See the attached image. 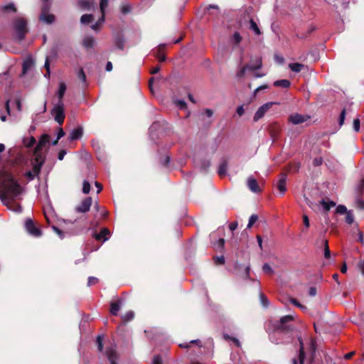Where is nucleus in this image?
<instances>
[{
	"mask_svg": "<svg viewBox=\"0 0 364 364\" xmlns=\"http://www.w3.org/2000/svg\"><path fill=\"white\" fill-rule=\"evenodd\" d=\"M21 193V188L11 173L0 172V198L10 210L21 213V206L16 199Z\"/></svg>",
	"mask_w": 364,
	"mask_h": 364,
	"instance_id": "1",
	"label": "nucleus"
},
{
	"mask_svg": "<svg viewBox=\"0 0 364 364\" xmlns=\"http://www.w3.org/2000/svg\"><path fill=\"white\" fill-rule=\"evenodd\" d=\"M13 28L15 31L16 38L18 41L23 40L28 31L26 21L23 18H16L14 21Z\"/></svg>",
	"mask_w": 364,
	"mask_h": 364,
	"instance_id": "2",
	"label": "nucleus"
},
{
	"mask_svg": "<svg viewBox=\"0 0 364 364\" xmlns=\"http://www.w3.org/2000/svg\"><path fill=\"white\" fill-rule=\"evenodd\" d=\"M51 114L54 117L55 121L60 125L63 123L65 115L63 101H58V103L55 105L51 111Z\"/></svg>",
	"mask_w": 364,
	"mask_h": 364,
	"instance_id": "3",
	"label": "nucleus"
},
{
	"mask_svg": "<svg viewBox=\"0 0 364 364\" xmlns=\"http://www.w3.org/2000/svg\"><path fill=\"white\" fill-rule=\"evenodd\" d=\"M43 165V161L36 157L35 160L32 162V170L28 171L25 173V176L29 180L32 181L37 176L41 169Z\"/></svg>",
	"mask_w": 364,
	"mask_h": 364,
	"instance_id": "4",
	"label": "nucleus"
},
{
	"mask_svg": "<svg viewBox=\"0 0 364 364\" xmlns=\"http://www.w3.org/2000/svg\"><path fill=\"white\" fill-rule=\"evenodd\" d=\"M49 9V4L48 3L45 4L42 7L41 14L39 16L40 21L48 24H50L55 21V16L53 14L48 13Z\"/></svg>",
	"mask_w": 364,
	"mask_h": 364,
	"instance_id": "5",
	"label": "nucleus"
},
{
	"mask_svg": "<svg viewBox=\"0 0 364 364\" xmlns=\"http://www.w3.org/2000/svg\"><path fill=\"white\" fill-rule=\"evenodd\" d=\"M293 319L294 317L291 315H287L282 317L277 329L281 331L289 330L291 327L290 323L292 322Z\"/></svg>",
	"mask_w": 364,
	"mask_h": 364,
	"instance_id": "6",
	"label": "nucleus"
},
{
	"mask_svg": "<svg viewBox=\"0 0 364 364\" xmlns=\"http://www.w3.org/2000/svg\"><path fill=\"white\" fill-rule=\"evenodd\" d=\"M273 104L274 102H267L259 107L254 115L253 120L257 122L262 118L265 113L272 107Z\"/></svg>",
	"mask_w": 364,
	"mask_h": 364,
	"instance_id": "7",
	"label": "nucleus"
},
{
	"mask_svg": "<svg viewBox=\"0 0 364 364\" xmlns=\"http://www.w3.org/2000/svg\"><path fill=\"white\" fill-rule=\"evenodd\" d=\"M25 228L28 232L35 237L41 235V231L36 227L34 223L31 219H27L25 222Z\"/></svg>",
	"mask_w": 364,
	"mask_h": 364,
	"instance_id": "8",
	"label": "nucleus"
},
{
	"mask_svg": "<svg viewBox=\"0 0 364 364\" xmlns=\"http://www.w3.org/2000/svg\"><path fill=\"white\" fill-rule=\"evenodd\" d=\"M92 203V198L87 197L85 198L79 205L76 206L75 210L77 213H87L90 210Z\"/></svg>",
	"mask_w": 364,
	"mask_h": 364,
	"instance_id": "9",
	"label": "nucleus"
},
{
	"mask_svg": "<svg viewBox=\"0 0 364 364\" xmlns=\"http://www.w3.org/2000/svg\"><path fill=\"white\" fill-rule=\"evenodd\" d=\"M262 64L260 60H258V64L255 66L246 65L243 66L242 68H241L237 72L236 77L237 78H242L245 76V75L247 70L251 71V70H255L259 69L262 68Z\"/></svg>",
	"mask_w": 364,
	"mask_h": 364,
	"instance_id": "10",
	"label": "nucleus"
},
{
	"mask_svg": "<svg viewBox=\"0 0 364 364\" xmlns=\"http://www.w3.org/2000/svg\"><path fill=\"white\" fill-rule=\"evenodd\" d=\"M309 116L308 115H302L300 114H293L289 116V121L292 123L293 124H299L301 123L305 122L309 119Z\"/></svg>",
	"mask_w": 364,
	"mask_h": 364,
	"instance_id": "11",
	"label": "nucleus"
},
{
	"mask_svg": "<svg viewBox=\"0 0 364 364\" xmlns=\"http://www.w3.org/2000/svg\"><path fill=\"white\" fill-rule=\"evenodd\" d=\"M299 343H300L299 353L296 358H293L292 364H304V358H305L304 343H303L302 340L300 338H299Z\"/></svg>",
	"mask_w": 364,
	"mask_h": 364,
	"instance_id": "12",
	"label": "nucleus"
},
{
	"mask_svg": "<svg viewBox=\"0 0 364 364\" xmlns=\"http://www.w3.org/2000/svg\"><path fill=\"white\" fill-rule=\"evenodd\" d=\"M287 179V175L285 173H282L280 175V178L277 184V189L282 195L285 193V191L287 190V188H286Z\"/></svg>",
	"mask_w": 364,
	"mask_h": 364,
	"instance_id": "13",
	"label": "nucleus"
},
{
	"mask_svg": "<svg viewBox=\"0 0 364 364\" xmlns=\"http://www.w3.org/2000/svg\"><path fill=\"white\" fill-rule=\"evenodd\" d=\"M247 187L253 193H259L261 189L257 182V181L253 177H249L247 179Z\"/></svg>",
	"mask_w": 364,
	"mask_h": 364,
	"instance_id": "14",
	"label": "nucleus"
},
{
	"mask_svg": "<svg viewBox=\"0 0 364 364\" xmlns=\"http://www.w3.org/2000/svg\"><path fill=\"white\" fill-rule=\"evenodd\" d=\"M110 236V232L109 230L104 228L101 230V231L99 233L95 234V237L97 240H102L103 242L107 241Z\"/></svg>",
	"mask_w": 364,
	"mask_h": 364,
	"instance_id": "15",
	"label": "nucleus"
},
{
	"mask_svg": "<svg viewBox=\"0 0 364 364\" xmlns=\"http://www.w3.org/2000/svg\"><path fill=\"white\" fill-rule=\"evenodd\" d=\"M78 6L84 10H91L94 8V1L92 0H78Z\"/></svg>",
	"mask_w": 364,
	"mask_h": 364,
	"instance_id": "16",
	"label": "nucleus"
},
{
	"mask_svg": "<svg viewBox=\"0 0 364 364\" xmlns=\"http://www.w3.org/2000/svg\"><path fill=\"white\" fill-rule=\"evenodd\" d=\"M106 355L110 361L111 364H117L115 360L117 359V353L115 350V346H112L109 348L106 351Z\"/></svg>",
	"mask_w": 364,
	"mask_h": 364,
	"instance_id": "17",
	"label": "nucleus"
},
{
	"mask_svg": "<svg viewBox=\"0 0 364 364\" xmlns=\"http://www.w3.org/2000/svg\"><path fill=\"white\" fill-rule=\"evenodd\" d=\"M82 135V129L81 127H77L76 129H73L69 136V139L71 141L80 138Z\"/></svg>",
	"mask_w": 364,
	"mask_h": 364,
	"instance_id": "18",
	"label": "nucleus"
},
{
	"mask_svg": "<svg viewBox=\"0 0 364 364\" xmlns=\"http://www.w3.org/2000/svg\"><path fill=\"white\" fill-rule=\"evenodd\" d=\"M34 65V61L32 58H26L23 63V73L26 74L30 70Z\"/></svg>",
	"mask_w": 364,
	"mask_h": 364,
	"instance_id": "19",
	"label": "nucleus"
},
{
	"mask_svg": "<svg viewBox=\"0 0 364 364\" xmlns=\"http://www.w3.org/2000/svg\"><path fill=\"white\" fill-rule=\"evenodd\" d=\"M164 47H165V44H161L158 46L156 51H155L156 52L155 55L156 56V58L159 59V60L160 62L165 61V60H166L165 55L163 53V49L164 48Z\"/></svg>",
	"mask_w": 364,
	"mask_h": 364,
	"instance_id": "20",
	"label": "nucleus"
},
{
	"mask_svg": "<svg viewBox=\"0 0 364 364\" xmlns=\"http://www.w3.org/2000/svg\"><path fill=\"white\" fill-rule=\"evenodd\" d=\"M95 38L92 37V36H85L84 38H83V46L86 48H91L94 46L95 45Z\"/></svg>",
	"mask_w": 364,
	"mask_h": 364,
	"instance_id": "21",
	"label": "nucleus"
},
{
	"mask_svg": "<svg viewBox=\"0 0 364 364\" xmlns=\"http://www.w3.org/2000/svg\"><path fill=\"white\" fill-rule=\"evenodd\" d=\"M50 137L47 134H44L41 136L39 142L36 148V152L40 150L42 147H43L46 144L49 143Z\"/></svg>",
	"mask_w": 364,
	"mask_h": 364,
	"instance_id": "22",
	"label": "nucleus"
},
{
	"mask_svg": "<svg viewBox=\"0 0 364 364\" xmlns=\"http://www.w3.org/2000/svg\"><path fill=\"white\" fill-rule=\"evenodd\" d=\"M273 85L275 87H282L284 88H287L290 86L291 82L289 80L284 79L274 81Z\"/></svg>",
	"mask_w": 364,
	"mask_h": 364,
	"instance_id": "23",
	"label": "nucleus"
},
{
	"mask_svg": "<svg viewBox=\"0 0 364 364\" xmlns=\"http://www.w3.org/2000/svg\"><path fill=\"white\" fill-rule=\"evenodd\" d=\"M65 91H66V85L62 82L59 85V88H58V92H57V95H58V97L59 99L58 101H62V99L65 95Z\"/></svg>",
	"mask_w": 364,
	"mask_h": 364,
	"instance_id": "24",
	"label": "nucleus"
},
{
	"mask_svg": "<svg viewBox=\"0 0 364 364\" xmlns=\"http://www.w3.org/2000/svg\"><path fill=\"white\" fill-rule=\"evenodd\" d=\"M289 67L292 72L299 73L301 71V70L304 67V65L301 63H290L289 65Z\"/></svg>",
	"mask_w": 364,
	"mask_h": 364,
	"instance_id": "25",
	"label": "nucleus"
},
{
	"mask_svg": "<svg viewBox=\"0 0 364 364\" xmlns=\"http://www.w3.org/2000/svg\"><path fill=\"white\" fill-rule=\"evenodd\" d=\"M321 204L326 212H328L332 207L336 206V203L333 201H326L325 200H322L321 201Z\"/></svg>",
	"mask_w": 364,
	"mask_h": 364,
	"instance_id": "26",
	"label": "nucleus"
},
{
	"mask_svg": "<svg viewBox=\"0 0 364 364\" xmlns=\"http://www.w3.org/2000/svg\"><path fill=\"white\" fill-rule=\"evenodd\" d=\"M321 245L324 247V257L326 258L330 257L331 252H330V250L328 248V241L325 239H322L321 240Z\"/></svg>",
	"mask_w": 364,
	"mask_h": 364,
	"instance_id": "27",
	"label": "nucleus"
},
{
	"mask_svg": "<svg viewBox=\"0 0 364 364\" xmlns=\"http://www.w3.org/2000/svg\"><path fill=\"white\" fill-rule=\"evenodd\" d=\"M132 9V6L129 4H123L120 7V11L124 15L130 13Z\"/></svg>",
	"mask_w": 364,
	"mask_h": 364,
	"instance_id": "28",
	"label": "nucleus"
},
{
	"mask_svg": "<svg viewBox=\"0 0 364 364\" xmlns=\"http://www.w3.org/2000/svg\"><path fill=\"white\" fill-rule=\"evenodd\" d=\"M94 19L93 16L92 14H84L80 18V21L83 24H87L90 23Z\"/></svg>",
	"mask_w": 364,
	"mask_h": 364,
	"instance_id": "29",
	"label": "nucleus"
},
{
	"mask_svg": "<svg viewBox=\"0 0 364 364\" xmlns=\"http://www.w3.org/2000/svg\"><path fill=\"white\" fill-rule=\"evenodd\" d=\"M23 144L26 147H31L36 144V139L33 136L25 138Z\"/></svg>",
	"mask_w": 364,
	"mask_h": 364,
	"instance_id": "30",
	"label": "nucleus"
},
{
	"mask_svg": "<svg viewBox=\"0 0 364 364\" xmlns=\"http://www.w3.org/2000/svg\"><path fill=\"white\" fill-rule=\"evenodd\" d=\"M250 28L257 35H259L261 33L257 24L252 19H251L250 21Z\"/></svg>",
	"mask_w": 364,
	"mask_h": 364,
	"instance_id": "31",
	"label": "nucleus"
},
{
	"mask_svg": "<svg viewBox=\"0 0 364 364\" xmlns=\"http://www.w3.org/2000/svg\"><path fill=\"white\" fill-rule=\"evenodd\" d=\"M120 309V306L117 302H113L111 304L110 311L113 315H117Z\"/></svg>",
	"mask_w": 364,
	"mask_h": 364,
	"instance_id": "32",
	"label": "nucleus"
},
{
	"mask_svg": "<svg viewBox=\"0 0 364 364\" xmlns=\"http://www.w3.org/2000/svg\"><path fill=\"white\" fill-rule=\"evenodd\" d=\"M310 350L311 351V363L314 361V354L316 353V343L314 341L311 340L310 341Z\"/></svg>",
	"mask_w": 364,
	"mask_h": 364,
	"instance_id": "33",
	"label": "nucleus"
},
{
	"mask_svg": "<svg viewBox=\"0 0 364 364\" xmlns=\"http://www.w3.org/2000/svg\"><path fill=\"white\" fill-rule=\"evenodd\" d=\"M346 222L349 225H351L354 222V216L351 210H348V212H347Z\"/></svg>",
	"mask_w": 364,
	"mask_h": 364,
	"instance_id": "34",
	"label": "nucleus"
},
{
	"mask_svg": "<svg viewBox=\"0 0 364 364\" xmlns=\"http://www.w3.org/2000/svg\"><path fill=\"white\" fill-rule=\"evenodd\" d=\"M228 169V166L226 163H223L220 165V167L218 168V174L220 176H223L226 173Z\"/></svg>",
	"mask_w": 364,
	"mask_h": 364,
	"instance_id": "35",
	"label": "nucleus"
},
{
	"mask_svg": "<svg viewBox=\"0 0 364 364\" xmlns=\"http://www.w3.org/2000/svg\"><path fill=\"white\" fill-rule=\"evenodd\" d=\"M257 220H258V217L257 215H255V214L252 215L249 218L247 228H250Z\"/></svg>",
	"mask_w": 364,
	"mask_h": 364,
	"instance_id": "36",
	"label": "nucleus"
},
{
	"mask_svg": "<svg viewBox=\"0 0 364 364\" xmlns=\"http://www.w3.org/2000/svg\"><path fill=\"white\" fill-rule=\"evenodd\" d=\"M90 191V184L88 181H84L82 184V192L85 194L89 193Z\"/></svg>",
	"mask_w": 364,
	"mask_h": 364,
	"instance_id": "37",
	"label": "nucleus"
},
{
	"mask_svg": "<svg viewBox=\"0 0 364 364\" xmlns=\"http://www.w3.org/2000/svg\"><path fill=\"white\" fill-rule=\"evenodd\" d=\"M109 0H100V8L101 13H105V9L108 6Z\"/></svg>",
	"mask_w": 364,
	"mask_h": 364,
	"instance_id": "38",
	"label": "nucleus"
},
{
	"mask_svg": "<svg viewBox=\"0 0 364 364\" xmlns=\"http://www.w3.org/2000/svg\"><path fill=\"white\" fill-rule=\"evenodd\" d=\"M102 341H103V336H102L99 335V336L97 337V348H98V350H99V351H102V349H103V343H102Z\"/></svg>",
	"mask_w": 364,
	"mask_h": 364,
	"instance_id": "39",
	"label": "nucleus"
},
{
	"mask_svg": "<svg viewBox=\"0 0 364 364\" xmlns=\"http://www.w3.org/2000/svg\"><path fill=\"white\" fill-rule=\"evenodd\" d=\"M232 41L235 44H238L242 41V37L238 32H235L232 35Z\"/></svg>",
	"mask_w": 364,
	"mask_h": 364,
	"instance_id": "40",
	"label": "nucleus"
},
{
	"mask_svg": "<svg viewBox=\"0 0 364 364\" xmlns=\"http://www.w3.org/2000/svg\"><path fill=\"white\" fill-rule=\"evenodd\" d=\"M77 77L83 83L86 82V75H85V73H84L82 68H80L79 70V71L77 73Z\"/></svg>",
	"mask_w": 364,
	"mask_h": 364,
	"instance_id": "41",
	"label": "nucleus"
},
{
	"mask_svg": "<svg viewBox=\"0 0 364 364\" xmlns=\"http://www.w3.org/2000/svg\"><path fill=\"white\" fill-rule=\"evenodd\" d=\"M347 212H348V210H347L346 207L343 205H339L336 208V213L338 214H344L347 213Z\"/></svg>",
	"mask_w": 364,
	"mask_h": 364,
	"instance_id": "42",
	"label": "nucleus"
},
{
	"mask_svg": "<svg viewBox=\"0 0 364 364\" xmlns=\"http://www.w3.org/2000/svg\"><path fill=\"white\" fill-rule=\"evenodd\" d=\"M347 111H348L347 108H344L341 111V115H340V119H339V124H340V126L343 124V122H344V120H345V117H346V114Z\"/></svg>",
	"mask_w": 364,
	"mask_h": 364,
	"instance_id": "43",
	"label": "nucleus"
},
{
	"mask_svg": "<svg viewBox=\"0 0 364 364\" xmlns=\"http://www.w3.org/2000/svg\"><path fill=\"white\" fill-rule=\"evenodd\" d=\"M2 9H3L4 11H10L11 10V11H12L14 12L16 11V9L15 7V5L14 4H12V3L4 6Z\"/></svg>",
	"mask_w": 364,
	"mask_h": 364,
	"instance_id": "44",
	"label": "nucleus"
},
{
	"mask_svg": "<svg viewBox=\"0 0 364 364\" xmlns=\"http://www.w3.org/2000/svg\"><path fill=\"white\" fill-rule=\"evenodd\" d=\"M364 190V178H363L356 187L358 193H362Z\"/></svg>",
	"mask_w": 364,
	"mask_h": 364,
	"instance_id": "45",
	"label": "nucleus"
},
{
	"mask_svg": "<svg viewBox=\"0 0 364 364\" xmlns=\"http://www.w3.org/2000/svg\"><path fill=\"white\" fill-rule=\"evenodd\" d=\"M262 269L267 274H272L274 273V270L268 264H264L262 267Z\"/></svg>",
	"mask_w": 364,
	"mask_h": 364,
	"instance_id": "46",
	"label": "nucleus"
},
{
	"mask_svg": "<svg viewBox=\"0 0 364 364\" xmlns=\"http://www.w3.org/2000/svg\"><path fill=\"white\" fill-rule=\"evenodd\" d=\"M224 244H225V240L223 238H220L218 240V241L217 242L213 244V246L215 248L222 249L224 247Z\"/></svg>",
	"mask_w": 364,
	"mask_h": 364,
	"instance_id": "47",
	"label": "nucleus"
},
{
	"mask_svg": "<svg viewBox=\"0 0 364 364\" xmlns=\"http://www.w3.org/2000/svg\"><path fill=\"white\" fill-rule=\"evenodd\" d=\"M134 318V313L133 311H129L127 312L124 316L123 319L125 321H131Z\"/></svg>",
	"mask_w": 364,
	"mask_h": 364,
	"instance_id": "48",
	"label": "nucleus"
},
{
	"mask_svg": "<svg viewBox=\"0 0 364 364\" xmlns=\"http://www.w3.org/2000/svg\"><path fill=\"white\" fill-rule=\"evenodd\" d=\"M353 129L358 132L360 130V119L356 118L353 120Z\"/></svg>",
	"mask_w": 364,
	"mask_h": 364,
	"instance_id": "49",
	"label": "nucleus"
},
{
	"mask_svg": "<svg viewBox=\"0 0 364 364\" xmlns=\"http://www.w3.org/2000/svg\"><path fill=\"white\" fill-rule=\"evenodd\" d=\"M98 282V279L95 277H90L88 278V282H87V285L88 286H92V285H94L95 284H97Z\"/></svg>",
	"mask_w": 364,
	"mask_h": 364,
	"instance_id": "50",
	"label": "nucleus"
},
{
	"mask_svg": "<svg viewBox=\"0 0 364 364\" xmlns=\"http://www.w3.org/2000/svg\"><path fill=\"white\" fill-rule=\"evenodd\" d=\"M53 230L54 232L61 238L63 239L64 237V233L63 231H61L59 228H58L55 226H52Z\"/></svg>",
	"mask_w": 364,
	"mask_h": 364,
	"instance_id": "51",
	"label": "nucleus"
},
{
	"mask_svg": "<svg viewBox=\"0 0 364 364\" xmlns=\"http://www.w3.org/2000/svg\"><path fill=\"white\" fill-rule=\"evenodd\" d=\"M260 301L264 306H267L268 300L267 298L263 294H260Z\"/></svg>",
	"mask_w": 364,
	"mask_h": 364,
	"instance_id": "52",
	"label": "nucleus"
},
{
	"mask_svg": "<svg viewBox=\"0 0 364 364\" xmlns=\"http://www.w3.org/2000/svg\"><path fill=\"white\" fill-rule=\"evenodd\" d=\"M176 104L177 106H178L181 109H184L186 107V103L184 100H178L176 101Z\"/></svg>",
	"mask_w": 364,
	"mask_h": 364,
	"instance_id": "53",
	"label": "nucleus"
},
{
	"mask_svg": "<svg viewBox=\"0 0 364 364\" xmlns=\"http://www.w3.org/2000/svg\"><path fill=\"white\" fill-rule=\"evenodd\" d=\"M162 360L160 355H156L154 357L152 364H161Z\"/></svg>",
	"mask_w": 364,
	"mask_h": 364,
	"instance_id": "54",
	"label": "nucleus"
},
{
	"mask_svg": "<svg viewBox=\"0 0 364 364\" xmlns=\"http://www.w3.org/2000/svg\"><path fill=\"white\" fill-rule=\"evenodd\" d=\"M302 218H303V222H304V226L306 228H308L310 226L309 220L308 216L306 215H304Z\"/></svg>",
	"mask_w": 364,
	"mask_h": 364,
	"instance_id": "55",
	"label": "nucleus"
},
{
	"mask_svg": "<svg viewBox=\"0 0 364 364\" xmlns=\"http://www.w3.org/2000/svg\"><path fill=\"white\" fill-rule=\"evenodd\" d=\"M358 270L362 273L364 274V261H360L357 264Z\"/></svg>",
	"mask_w": 364,
	"mask_h": 364,
	"instance_id": "56",
	"label": "nucleus"
},
{
	"mask_svg": "<svg viewBox=\"0 0 364 364\" xmlns=\"http://www.w3.org/2000/svg\"><path fill=\"white\" fill-rule=\"evenodd\" d=\"M224 262H225V258L223 256H219L215 258L216 264H224Z\"/></svg>",
	"mask_w": 364,
	"mask_h": 364,
	"instance_id": "57",
	"label": "nucleus"
},
{
	"mask_svg": "<svg viewBox=\"0 0 364 364\" xmlns=\"http://www.w3.org/2000/svg\"><path fill=\"white\" fill-rule=\"evenodd\" d=\"M65 135V132L63 129V128L60 127L58 129V133H57V139H60V138H62L63 136Z\"/></svg>",
	"mask_w": 364,
	"mask_h": 364,
	"instance_id": "58",
	"label": "nucleus"
},
{
	"mask_svg": "<svg viewBox=\"0 0 364 364\" xmlns=\"http://www.w3.org/2000/svg\"><path fill=\"white\" fill-rule=\"evenodd\" d=\"M267 88V85H261V86L258 87L257 88H256L254 90V95H255L259 91H260L262 90H265Z\"/></svg>",
	"mask_w": 364,
	"mask_h": 364,
	"instance_id": "59",
	"label": "nucleus"
},
{
	"mask_svg": "<svg viewBox=\"0 0 364 364\" xmlns=\"http://www.w3.org/2000/svg\"><path fill=\"white\" fill-rule=\"evenodd\" d=\"M237 113L239 116H242L245 113V109L243 108V106H240L237 108Z\"/></svg>",
	"mask_w": 364,
	"mask_h": 364,
	"instance_id": "60",
	"label": "nucleus"
},
{
	"mask_svg": "<svg viewBox=\"0 0 364 364\" xmlns=\"http://www.w3.org/2000/svg\"><path fill=\"white\" fill-rule=\"evenodd\" d=\"M65 154H66V151L65 150H61L58 153V159L63 160Z\"/></svg>",
	"mask_w": 364,
	"mask_h": 364,
	"instance_id": "61",
	"label": "nucleus"
},
{
	"mask_svg": "<svg viewBox=\"0 0 364 364\" xmlns=\"http://www.w3.org/2000/svg\"><path fill=\"white\" fill-rule=\"evenodd\" d=\"M357 205L358 208L361 209H364V201L360 199H358L357 201Z\"/></svg>",
	"mask_w": 364,
	"mask_h": 364,
	"instance_id": "62",
	"label": "nucleus"
},
{
	"mask_svg": "<svg viewBox=\"0 0 364 364\" xmlns=\"http://www.w3.org/2000/svg\"><path fill=\"white\" fill-rule=\"evenodd\" d=\"M229 228L231 231H234L237 228V223L233 222V223H230Z\"/></svg>",
	"mask_w": 364,
	"mask_h": 364,
	"instance_id": "63",
	"label": "nucleus"
},
{
	"mask_svg": "<svg viewBox=\"0 0 364 364\" xmlns=\"http://www.w3.org/2000/svg\"><path fill=\"white\" fill-rule=\"evenodd\" d=\"M309 293L311 296H314L316 294V289L315 287H311Z\"/></svg>",
	"mask_w": 364,
	"mask_h": 364,
	"instance_id": "64",
	"label": "nucleus"
}]
</instances>
